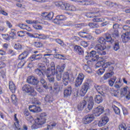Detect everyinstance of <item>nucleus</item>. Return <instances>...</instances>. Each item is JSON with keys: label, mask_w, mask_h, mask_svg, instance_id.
Segmentation results:
<instances>
[{"label": "nucleus", "mask_w": 130, "mask_h": 130, "mask_svg": "<svg viewBox=\"0 0 130 130\" xmlns=\"http://www.w3.org/2000/svg\"><path fill=\"white\" fill-rule=\"evenodd\" d=\"M87 18H94L92 19L93 22H102L105 21V19L103 18H100V16H96L93 14L92 12H88L85 14Z\"/></svg>", "instance_id": "7"}, {"label": "nucleus", "mask_w": 130, "mask_h": 130, "mask_svg": "<svg viewBox=\"0 0 130 130\" xmlns=\"http://www.w3.org/2000/svg\"><path fill=\"white\" fill-rule=\"evenodd\" d=\"M23 115L25 119L29 122V123H32L34 121V118L33 116L31 114V113L29 112V110L25 109L23 111Z\"/></svg>", "instance_id": "13"}, {"label": "nucleus", "mask_w": 130, "mask_h": 130, "mask_svg": "<svg viewBox=\"0 0 130 130\" xmlns=\"http://www.w3.org/2000/svg\"><path fill=\"white\" fill-rule=\"evenodd\" d=\"M83 69L84 71H85V72L88 73V74L92 73V69L89 66H84Z\"/></svg>", "instance_id": "42"}, {"label": "nucleus", "mask_w": 130, "mask_h": 130, "mask_svg": "<svg viewBox=\"0 0 130 130\" xmlns=\"http://www.w3.org/2000/svg\"><path fill=\"white\" fill-rule=\"evenodd\" d=\"M17 35L19 36V37H24L26 36V35L25 34V32L23 31H19L17 32Z\"/></svg>", "instance_id": "54"}, {"label": "nucleus", "mask_w": 130, "mask_h": 130, "mask_svg": "<svg viewBox=\"0 0 130 130\" xmlns=\"http://www.w3.org/2000/svg\"><path fill=\"white\" fill-rule=\"evenodd\" d=\"M45 101L50 103V102H52V98L49 95H47L45 98Z\"/></svg>", "instance_id": "46"}, {"label": "nucleus", "mask_w": 130, "mask_h": 130, "mask_svg": "<svg viewBox=\"0 0 130 130\" xmlns=\"http://www.w3.org/2000/svg\"><path fill=\"white\" fill-rule=\"evenodd\" d=\"M98 41L99 43H100V44H102L103 45H104V44L106 43V40H105V38L102 37L99 38Z\"/></svg>", "instance_id": "39"}, {"label": "nucleus", "mask_w": 130, "mask_h": 130, "mask_svg": "<svg viewBox=\"0 0 130 130\" xmlns=\"http://www.w3.org/2000/svg\"><path fill=\"white\" fill-rule=\"evenodd\" d=\"M54 90L53 92L54 93H58L59 91V85H58V83L55 82L54 83Z\"/></svg>", "instance_id": "36"}, {"label": "nucleus", "mask_w": 130, "mask_h": 130, "mask_svg": "<svg viewBox=\"0 0 130 130\" xmlns=\"http://www.w3.org/2000/svg\"><path fill=\"white\" fill-rule=\"evenodd\" d=\"M8 54L11 55V56H14V55H16V52L14 51V50L12 49H9L7 51Z\"/></svg>", "instance_id": "51"}, {"label": "nucleus", "mask_w": 130, "mask_h": 130, "mask_svg": "<svg viewBox=\"0 0 130 130\" xmlns=\"http://www.w3.org/2000/svg\"><path fill=\"white\" fill-rule=\"evenodd\" d=\"M9 89L10 90L12 93H16V90H17V87L14 83V82L10 81L9 82Z\"/></svg>", "instance_id": "25"}, {"label": "nucleus", "mask_w": 130, "mask_h": 130, "mask_svg": "<svg viewBox=\"0 0 130 130\" xmlns=\"http://www.w3.org/2000/svg\"><path fill=\"white\" fill-rule=\"evenodd\" d=\"M72 2L78 3L81 6H92V1L88 0H71Z\"/></svg>", "instance_id": "19"}, {"label": "nucleus", "mask_w": 130, "mask_h": 130, "mask_svg": "<svg viewBox=\"0 0 130 130\" xmlns=\"http://www.w3.org/2000/svg\"><path fill=\"white\" fill-rule=\"evenodd\" d=\"M97 54V52L94 50H92L90 53H89V56H85V59H88L87 57H95V59L92 58L91 60H89L87 61V64L88 66H94V64H99L100 66H104L105 64V62L103 60L101 61H98V59L100 58L99 57V55H96Z\"/></svg>", "instance_id": "1"}, {"label": "nucleus", "mask_w": 130, "mask_h": 130, "mask_svg": "<svg viewBox=\"0 0 130 130\" xmlns=\"http://www.w3.org/2000/svg\"><path fill=\"white\" fill-rule=\"evenodd\" d=\"M84 79H85V76L82 73H80L77 78H76L75 81V86L76 87H80L81 85H82V83H83V81H84Z\"/></svg>", "instance_id": "17"}, {"label": "nucleus", "mask_w": 130, "mask_h": 130, "mask_svg": "<svg viewBox=\"0 0 130 130\" xmlns=\"http://www.w3.org/2000/svg\"><path fill=\"white\" fill-rule=\"evenodd\" d=\"M7 129V125L4 123H0V130Z\"/></svg>", "instance_id": "58"}, {"label": "nucleus", "mask_w": 130, "mask_h": 130, "mask_svg": "<svg viewBox=\"0 0 130 130\" xmlns=\"http://www.w3.org/2000/svg\"><path fill=\"white\" fill-rule=\"evenodd\" d=\"M89 27L91 28V29H93L94 28H99V24L95 23H89L88 24Z\"/></svg>", "instance_id": "43"}, {"label": "nucleus", "mask_w": 130, "mask_h": 130, "mask_svg": "<svg viewBox=\"0 0 130 130\" xmlns=\"http://www.w3.org/2000/svg\"><path fill=\"white\" fill-rule=\"evenodd\" d=\"M94 87L97 92H98L99 94H101V95H102V93H103V91H104V86H100L97 84H95L94 85Z\"/></svg>", "instance_id": "33"}, {"label": "nucleus", "mask_w": 130, "mask_h": 130, "mask_svg": "<svg viewBox=\"0 0 130 130\" xmlns=\"http://www.w3.org/2000/svg\"><path fill=\"white\" fill-rule=\"evenodd\" d=\"M15 49H17V50H20V49H22V45L19 43L15 44L14 46Z\"/></svg>", "instance_id": "53"}, {"label": "nucleus", "mask_w": 130, "mask_h": 130, "mask_svg": "<svg viewBox=\"0 0 130 130\" xmlns=\"http://www.w3.org/2000/svg\"><path fill=\"white\" fill-rule=\"evenodd\" d=\"M32 103L33 104H38V105L41 104L40 102H39V100H38V99H35V98H34L32 100Z\"/></svg>", "instance_id": "63"}, {"label": "nucleus", "mask_w": 130, "mask_h": 130, "mask_svg": "<svg viewBox=\"0 0 130 130\" xmlns=\"http://www.w3.org/2000/svg\"><path fill=\"white\" fill-rule=\"evenodd\" d=\"M102 69H100L98 71H97V74L98 75H103L104 73V72H105V69H107V67H105V66H102Z\"/></svg>", "instance_id": "37"}, {"label": "nucleus", "mask_w": 130, "mask_h": 130, "mask_svg": "<svg viewBox=\"0 0 130 130\" xmlns=\"http://www.w3.org/2000/svg\"><path fill=\"white\" fill-rule=\"evenodd\" d=\"M91 12L93 15H98V14H100V9L98 8H92Z\"/></svg>", "instance_id": "41"}, {"label": "nucleus", "mask_w": 130, "mask_h": 130, "mask_svg": "<svg viewBox=\"0 0 130 130\" xmlns=\"http://www.w3.org/2000/svg\"><path fill=\"white\" fill-rule=\"evenodd\" d=\"M108 121H109V118L108 117L106 116L102 117L98 123V126L102 127V126H104V125L107 124Z\"/></svg>", "instance_id": "18"}, {"label": "nucleus", "mask_w": 130, "mask_h": 130, "mask_svg": "<svg viewBox=\"0 0 130 130\" xmlns=\"http://www.w3.org/2000/svg\"><path fill=\"white\" fill-rule=\"evenodd\" d=\"M2 37L5 40H10V37H9V35L7 34H2Z\"/></svg>", "instance_id": "64"}, {"label": "nucleus", "mask_w": 130, "mask_h": 130, "mask_svg": "<svg viewBox=\"0 0 130 130\" xmlns=\"http://www.w3.org/2000/svg\"><path fill=\"white\" fill-rule=\"evenodd\" d=\"M63 95L65 98H68V97H70L72 95V86L71 85L68 86V88L64 89Z\"/></svg>", "instance_id": "23"}, {"label": "nucleus", "mask_w": 130, "mask_h": 130, "mask_svg": "<svg viewBox=\"0 0 130 130\" xmlns=\"http://www.w3.org/2000/svg\"><path fill=\"white\" fill-rule=\"evenodd\" d=\"M22 91L25 93H29L30 96L35 97L37 96V92L35 91L34 87L29 84H25L22 86Z\"/></svg>", "instance_id": "5"}, {"label": "nucleus", "mask_w": 130, "mask_h": 130, "mask_svg": "<svg viewBox=\"0 0 130 130\" xmlns=\"http://www.w3.org/2000/svg\"><path fill=\"white\" fill-rule=\"evenodd\" d=\"M85 100L88 102L87 108L88 110H92L93 106H94V100L93 96L91 95H86L84 97Z\"/></svg>", "instance_id": "11"}, {"label": "nucleus", "mask_w": 130, "mask_h": 130, "mask_svg": "<svg viewBox=\"0 0 130 130\" xmlns=\"http://www.w3.org/2000/svg\"><path fill=\"white\" fill-rule=\"evenodd\" d=\"M57 123L53 121L50 122L49 124L47 125V127L45 128V130H51L53 129L55 126H56Z\"/></svg>", "instance_id": "27"}, {"label": "nucleus", "mask_w": 130, "mask_h": 130, "mask_svg": "<svg viewBox=\"0 0 130 130\" xmlns=\"http://www.w3.org/2000/svg\"><path fill=\"white\" fill-rule=\"evenodd\" d=\"M40 82L43 85V87L47 90V89H49L50 91H52V86H50V87H48V86H47V83L44 79V77H40Z\"/></svg>", "instance_id": "24"}, {"label": "nucleus", "mask_w": 130, "mask_h": 130, "mask_svg": "<svg viewBox=\"0 0 130 130\" xmlns=\"http://www.w3.org/2000/svg\"><path fill=\"white\" fill-rule=\"evenodd\" d=\"M95 50L98 51V53L99 55H105L106 52L103 51L106 49V46L104 45H101L100 44H97L94 47Z\"/></svg>", "instance_id": "10"}, {"label": "nucleus", "mask_w": 130, "mask_h": 130, "mask_svg": "<svg viewBox=\"0 0 130 130\" xmlns=\"http://www.w3.org/2000/svg\"><path fill=\"white\" fill-rule=\"evenodd\" d=\"M39 69H37L35 70L36 74L40 77V78H44V74H43V72L42 71L45 70V66H41L39 67Z\"/></svg>", "instance_id": "22"}, {"label": "nucleus", "mask_w": 130, "mask_h": 130, "mask_svg": "<svg viewBox=\"0 0 130 130\" xmlns=\"http://www.w3.org/2000/svg\"><path fill=\"white\" fill-rule=\"evenodd\" d=\"M118 127L119 130H130V125L127 126L125 123H120Z\"/></svg>", "instance_id": "32"}, {"label": "nucleus", "mask_w": 130, "mask_h": 130, "mask_svg": "<svg viewBox=\"0 0 130 130\" xmlns=\"http://www.w3.org/2000/svg\"><path fill=\"white\" fill-rule=\"evenodd\" d=\"M35 35L36 36V38H38L39 39H46V36H45L44 35L35 34Z\"/></svg>", "instance_id": "47"}, {"label": "nucleus", "mask_w": 130, "mask_h": 130, "mask_svg": "<svg viewBox=\"0 0 130 130\" xmlns=\"http://www.w3.org/2000/svg\"><path fill=\"white\" fill-rule=\"evenodd\" d=\"M104 112V108L99 106L93 110L92 114L95 116H100Z\"/></svg>", "instance_id": "16"}, {"label": "nucleus", "mask_w": 130, "mask_h": 130, "mask_svg": "<svg viewBox=\"0 0 130 130\" xmlns=\"http://www.w3.org/2000/svg\"><path fill=\"white\" fill-rule=\"evenodd\" d=\"M17 33L16 32V30L15 29H12L11 32L9 34V37L11 38L12 39H14L15 37H16V34Z\"/></svg>", "instance_id": "40"}, {"label": "nucleus", "mask_w": 130, "mask_h": 130, "mask_svg": "<svg viewBox=\"0 0 130 130\" xmlns=\"http://www.w3.org/2000/svg\"><path fill=\"white\" fill-rule=\"evenodd\" d=\"M42 58V55L39 54H34L32 55L30 57H29L27 60V61L28 62V66H32L33 65L32 61H34V60H37L38 59H40Z\"/></svg>", "instance_id": "12"}, {"label": "nucleus", "mask_w": 130, "mask_h": 130, "mask_svg": "<svg viewBox=\"0 0 130 130\" xmlns=\"http://www.w3.org/2000/svg\"><path fill=\"white\" fill-rule=\"evenodd\" d=\"M42 61L43 62H44V64H46V66H49V60L47 59V58L46 57L42 58Z\"/></svg>", "instance_id": "49"}, {"label": "nucleus", "mask_w": 130, "mask_h": 130, "mask_svg": "<svg viewBox=\"0 0 130 130\" xmlns=\"http://www.w3.org/2000/svg\"><path fill=\"white\" fill-rule=\"evenodd\" d=\"M28 55H29V52L28 51H24L18 56V59L19 60H22L26 58Z\"/></svg>", "instance_id": "31"}, {"label": "nucleus", "mask_w": 130, "mask_h": 130, "mask_svg": "<svg viewBox=\"0 0 130 130\" xmlns=\"http://www.w3.org/2000/svg\"><path fill=\"white\" fill-rule=\"evenodd\" d=\"M36 89L39 93H42L44 91L43 87L41 86L37 85Z\"/></svg>", "instance_id": "50"}, {"label": "nucleus", "mask_w": 130, "mask_h": 130, "mask_svg": "<svg viewBox=\"0 0 130 130\" xmlns=\"http://www.w3.org/2000/svg\"><path fill=\"white\" fill-rule=\"evenodd\" d=\"M67 19V17L64 15H58L55 17L54 19L53 20V22L54 24L60 25L61 24V21H66Z\"/></svg>", "instance_id": "14"}, {"label": "nucleus", "mask_w": 130, "mask_h": 130, "mask_svg": "<svg viewBox=\"0 0 130 130\" xmlns=\"http://www.w3.org/2000/svg\"><path fill=\"white\" fill-rule=\"evenodd\" d=\"M114 75V72H111V73H108L104 74L103 78L104 80H107V79H109V78H111L112 76Z\"/></svg>", "instance_id": "35"}, {"label": "nucleus", "mask_w": 130, "mask_h": 130, "mask_svg": "<svg viewBox=\"0 0 130 130\" xmlns=\"http://www.w3.org/2000/svg\"><path fill=\"white\" fill-rule=\"evenodd\" d=\"M121 94L123 95V96H125L126 94H127V88L124 87L123 89H121Z\"/></svg>", "instance_id": "48"}, {"label": "nucleus", "mask_w": 130, "mask_h": 130, "mask_svg": "<svg viewBox=\"0 0 130 130\" xmlns=\"http://www.w3.org/2000/svg\"><path fill=\"white\" fill-rule=\"evenodd\" d=\"M26 22L27 24H29L32 25L34 28L36 29V30H42V26L41 25H39L37 24L39 23L38 20H26Z\"/></svg>", "instance_id": "15"}, {"label": "nucleus", "mask_w": 130, "mask_h": 130, "mask_svg": "<svg viewBox=\"0 0 130 130\" xmlns=\"http://www.w3.org/2000/svg\"><path fill=\"white\" fill-rule=\"evenodd\" d=\"M34 79V76H29L27 79V82L28 84H32V82L33 81V79Z\"/></svg>", "instance_id": "56"}, {"label": "nucleus", "mask_w": 130, "mask_h": 130, "mask_svg": "<svg viewBox=\"0 0 130 130\" xmlns=\"http://www.w3.org/2000/svg\"><path fill=\"white\" fill-rule=\"evenodd\" d=\"M112 36L113 38H118V37H119V31H118V30H114L112 34Z\"/></svg>", "instance_id": "38"}, {"label": "nucleus", "mask_w": 130, "mask_h": 130, "mask_svg": "<svg viewBox=\"0 0 130 130\" xmlns=\"http://www.w3.org/2000/svg\"><path fill=\"white\" fill-rule=\"evenodd\" d=\"M55 5L56 7L60 8L61 10H63L64 11H70V12H76L77 11V7L76 6L69 3L59 2H56Z\"/></svg>", "instance_id": "2"}, {"label": "nucleus", "mask_w": 130, "mask_h": 130, "mask_svg": "<svg viewBox=\"0 0 130 130\" xmlns=\"http://www.w3.org/2000/svg\"><path fill=\"white\" fill-rule=\"evenodd\" d=\"M53 16H54L53 12L48 13L46 20H52L53 18Z\"/></svg>", "instance_id": "45"}, {"label": "nucleus", "mask_w": 130, "mask_h": 130, "mask_svg": "<svg viewBox=\"0 0 130 130\" xmlns=\"http://www.w3.org/2000/svg\"><path fill=\"white\" fill-rule=\"evenodd\" d=\"M66 67L63 66H57L55 70V66H51L50 68L47 69L48 73L51 72L53 76L55 75V74H62L64 71Z\"/></svg>", "instance_id": "3"}, {"label": "nucleus", "mask_w": 130, "mask_h": 130, "mask_svg": "<svg viewBox=\"0 0 130 130\" xmlns=\"http://www.w3.org/2000/svg\"><path fill=\"white\" fill-rule=\"evenodd\" d=\"M89 88H90V83L87 82L83 83L80 91V95L81 97H83V96L86 95V93L88 92V90H89Z\"/></svg>", "instance_id": "9"}, {"label": "nucleus", "mask_w": 130, "mask_h": 130, "mask_svg": "<svg viewBox=\"0 0 130 130\" xmlns=\"http://www.w3.org/2000/svg\"><path fill=\"white\" fill-rule=\"evenodd\" d=\"M0 74L3 79H5V78H6V69H5V70L1 71Z\"/></svg>", "instance_id": "62"}, {"label": "nucleus", "mask_w": 130, "mask_h": 130, "mask_svg": "<svg viewBox=\"0 0 130 130\" xmlns=\"http://www.w3.org/2000/svg\"><path fill=\"white\" fill-rule=\"evenodd\" d=\"M28 109L29 111L32 112V113H38V112L42 111L40 107H37L34 105L29 106Z\"/></svg>", "instance_id": "21"}, {"label": "nucleus", "mask_w": 130, "mask_h": 130, "mask_svg": "<svg viewBox=\"0 0 130 130\" xmlns=\"http://www.w3.org/2000/svg\"><path fill=\"white\" fill-rule=\"evenodd\" d=\"M105 39L106 42H110V43H112L113 42V40L111 37V34H109V32H106L104 34Z\"/></svg>", "instance_id": "28"}, {"label": "nucleus", "mask_w": 130, "mask_h": 130, "mask_svg": "<svg viewBox=\"0 0 130 130\" xmlns=\"http://www.w3.org/2000/svg\"><path fill=\"white\" fill-rule=\"evenodd\" d=\"M14 120L15 121V122H14V125H20V124H19L20 123L19 119L17 118V114H14Z\"/></svg>", "instance_id": "52"}, {"label": "nucleus", "mask_w": 130, "mask_h": 130, "mask_svg": "<svg viewBox=\"0 0 130 130\" xmlns=\"http://www.w3.org/2000/svg\"><path fill=\"white\" fill-rule=\"evenodd\" d=\"M80 45L86 48V47H88V43L85 41H82L80 43Z\"/></svg>", "instance_id": "61"}, {"label": "nucleus", "mask_w": 130, "mask_h": 130, "mask_svg": "<svg viewBox=\"0 0 130 130\" xmlns=\"http://www.w3.org/2000/svg\"><path fill=\"white\" fill-rule=\"evenodd\" d=\"M123 29L126 32L121 35V39L123 43H126L130 40V27L127 25H124Z\"/></svg>", "instance_id": "6"}, {"label": "nucleus", "mask_w": 130, "mask_h": 130, "mask_svg": "<svg viewBox=\"0 0 130 130\" xmlns=\"http://www.w3.org/2000/svg\"><path fill=\"white\" fill-rule=\"evenodd\" d=\"M74 51L78 53L79 55H82L84 54V50L82 48V47L75 45L74 46Z\"/></svg>", "instance_id": "26"}, {"label": "nucleus", "mask_w": 130, "mask_h": 130, "mask_svg": "<svg viewBox=\"0 0 130 130\" xmlns=\"http://www.w3.org/2000/svg\"><path fill=\"white\" fill-rule=\"evenodd\" d=\"M94 101L98 104L101 103L103 101V98H102V95H96L94 99Z\"/></svg>", "instance_id": "34"}, {"label": "nucleus", "mask_w": 130, "mask_h": 130, "mask_svg": "<svg viewBox=\"0 0 130 130\" xmlns=\"http://www.w3.org/2000/svg\"><path fill=\"white\" fill-rule=\"evenodd\" d=\"M114 49L115 51H117L119 49V43L118 42L116 43L114 46Z\"/></svg>", "instance_id": "60"}, {"label": "nucleus", "mask_w": 130, "mask_h": 130, "mask_svg": "<svg viewBox=\"0 0 130 130\" xmlns=\"http://www.w3.org/2000/svg\"><path fill=\"white\" fill-rule=\"evenodd\" d=\"M11 99H12V102H13V103H16L17 101L18 100V99H17V96H16V95H15V94H12Z\"/></svg>", "instance_id": "55"}, {"label": "nucleus", "mask_w": 130, "mask_h": 130, "mask_svg": "<svg viewBox=\"0 0 130 130\" xmlns=\"http://www.w3.org/2000/svg\"><path fill=\"white\" fill-rule=\"evenodd\" d=\"M107 69H108L107 70V71L108 72H112V71H113V70H114V68L113 67V66H105Z\"/></svg>", "instance_id": "59"}, {"label": "nucleus", "mask_w": 130, "mask_h": 130, "mask_svg": "<svg viewBox=\"0 0 130 130\" xmlns=\"http://www.w3.org/2000/svg\"><path fill=\"white\" fill-rule=\"evenodd\" d=\"M113 109L115 114H117L118 115H119V114H120V110L119 109V108H118V107H116V106H113Z\"/></svg>", "instance_id": "44"}, {"label": "nucleus", "mask_w": 130, "mask_h": 130, "mask_svg": "<svg viewBox=\"0 0 130 130\" xmlns=\"http://www.w3.org/2000/svg\"><path fill=\"white\" fill-rule=\"evenodd\" d=\"M62 82L64 86H68L69 82H70V73L69 72H64L62 76Z\"/></svg>", "instance_id": "20"}, {"label": "nucleus", "mask_w": 130, "mask_h": 130, "mask_svg": "<svg viewBox=\"0 0 130 130\" xmlns=\"http://www.w3.org/2000/svg\"><path fill=\"white\" fill-rule=\"evenodd\" d=\"M34 121H35V123L31 126V129H37L46 122V118L37 117L35 119H34Z\"/></svg>", "instance_id": "4"}, {"label": "nucleus", "mask_w": 130, "mask_h": 130, "mask_svg": "<svg viewBox=\"0 0 130 130\" xmlns=\"http://www.w3.org/2000/svg\"><path fill=\"white\" fill-rule=\"evenodd\" d=\"M86 105H87V102L86 100H83L77 106V108L78 110H83L85 107H86Z\"/></svg>", "instance_id": "29"}, {"label": "nucleus", "mask_w": 130, "mask_h": 130, "mask_svg": "<svg viewBox=\"0 0 130 130\" xmlns=\"http://www.w3.org/2000/svg\"><path fill=\"white\" fill-rule=\"evenodd\" d=\"M95 119V116L93 114H88L82 119V122L84 124H89Z\"/></svg>", "instance_id": "8"}, {"label": "nucleus", "mask_w": 130, "mask_h": 130, "mask_svg": "<svg viewBox=\"0 0 130 130\" xmlns=\"http://www.w3.org/2000/svg\"><path fill=\"white\" fill-rule=\"evenodd\" d=\"M34 46L36 47L37 48H40L41 46H42V44L40 42H35L34 43Z\"/></svg>", "instance_id": "57"}, {"label": "nucleus", "mask_w": 130, "mask_h": 130, "mask_svg": "<svg viewBox=\"0 0 130 130\" xmlns=\"http://www.w3.org/2000/svg\"><path fill=\"white\" fill-rule=\"evenodd\" d=\"M46 73L49 82H50V83H54V77L53 76L54 75H53L52 74H49L50 72H48L47 69L46 71Z\"/></svg>", "instance_id": "30"}]
</instances>
